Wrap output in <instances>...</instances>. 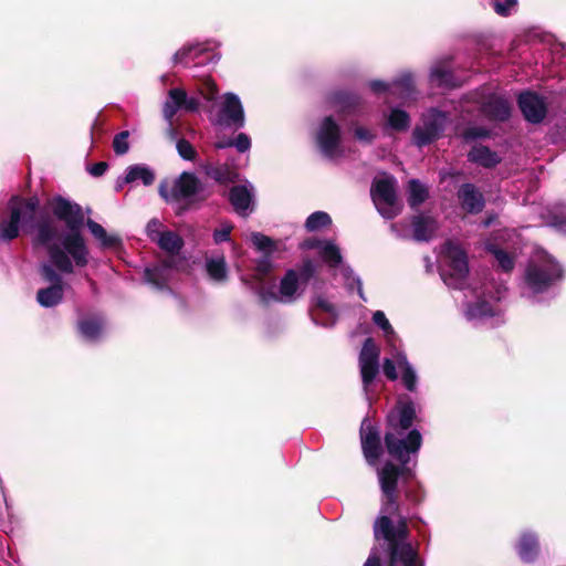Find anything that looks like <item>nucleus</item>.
Masks as SVG:
<instances>
[{"instance_id": "1", "label": "nucleus", "mask_w": 566, "mask_h": 566, "mask_svg": "<svg viewBox=\"0 0 566 566\" xmlns=\"http://www.w3.org/2000/svg\"><path fill=\"white\" fill-rule=\"evenodd\" d=\"M416 418L415 405L410 399L403 402L400 401L396 410L390 411L386 417V423L390 430L385 433V447L388 454L398 464L387 461L379 470L378 478L381 492H398L399 479L412 476V470L408 464L411 455L417 454L422 444L420 431L411 429Z\"/></svg>"}, {"instance_id": "2", "label": "nucleus", "mask_w": 566, "mask_h": 566, "mask_svg": "<svg viewBox=\"0 0 566 566\" xmlns=\"http://www.w3.org/2000/svg\"><path fill=\"white\" fill-rule=\"evenodd\" d=\"M374 538L386 542L388 566H423L417 548L409 542L408 520L400 516L395 525L389 515L382 514L373 525Z\"/></svg>"}, {"instance_id": "3", "label": "nucleus", "mask_w": 566, "mask_h": 566, "mask_svg": "<svg viewBox=\"0 0 566 566\" xmlns=\"http://www.w3.org/2000/svg\"><path fill=\"white\" fill-rule=\"evenodd\" d=\"M51 206L54 217L63 221L69 229V233L61 240L63 248L70 253L76 266H86L88 264L90 251L81 233L84 224L82 207L62 196L54 197Z\"/></svg>"}, {"instance_id": "4", "label": "nucleus", "mask_w": 566, "mask_h": 566, "mask_svg": "<svg viewBox=\"0 0 566 566\" xmlns=\"http://www.w3.org/2000/svg\"><path fill=\"white\" fill-rule=\"evenodd\" d=\"M564 277L562 265L552 256L530 261L524 272L526 286L535 294L544 293Z\"/></svg>"}, {"instance_id": "5", "label": "nucleus", "mask_w": 566, "mask_h": 566, "mask_svg": "<svg viewBox=\"0 0 566 566\" xmlns=\"http://www.w3.org/2000/svg\"><path fill=\"white\" fill-rule=\"evenodd\" d=\"M57 237V229L50 221L44 220L36 226L34 243L46 248L50 261L55 269L62 273L72 274L74 272L72 256L63 245L52 242Z\"/></svg>"}, {"instance_id": "6", "label": "nucleus", "mask_w": 566, "mask_h": 566, "mask_svg": "<svg viewBox=\"0 0 566 566\" xmlns=\"http://www.w3.org/2000/svg\"><path fill=\"white\" fill-rule=\"evenodd\" d=\"M370 198L378 212L386 219H394L401 211L398 205L397 180L394 176L375 178L370 187Z\"/></svg>"}, {"instance_id": "7", "label": "nucleus", "mask_w": 566, "mask_h": 566, "mask_svg": "<svg viewBox=\"0 0 566 566\" xmlns=\"http://www.w3.org/2000/svg\"><path fill=\"white\" fill-rule=\"evenodd\" d=\"M444 255L448 260V272H442L444 283L454 289H461L469 274L467 252L457 243L447 241Z\"/></svg>"}, {"instance_id": "8", "label": "nucleus", "mask_w": 566, "mask_h": 566, "mask_svg": "<svg viewBox=\"0 0 566 566\" xmlns=\"http://www.w3.org/2000/svg\"><path fill=\"white\" fill-rule=\"evenodd\" d=\"M380 348L373 337H367L358 356L364 390L367 391L379 374Z\"/></svg>"}, {"instance_id": "9", "label": "nucleus", "mask_w": 566, "mask_h": 566, "mask_svg": "<svg viewBox=\"0 0 566 566\" xmlns=\"http://www.w3.org/2000/svg\"><path fill=\"white\" fill-rule=\"evenodd\" d=\"M446 115L439 109H431L423 120L422 126H416L412 130L413 144L423 147L439 139L444 130Z\"/></svg>"}, {"instance_id": "10", "label": "nucleus", "mask_w": 566, "mask_h": 566, "mask_svg": "<svg viewBox=\"0 0 566 566\" xmlns=\"http://www.w3.org/2000/svg\"><path fill=\"white\" fill-rule=\"evenodd\" d=\"M316 142L321 153L327 158L339 154L342 144L340 127L333 116H326L316 134Z\"/></svg>"}, {"instance_id": "11", "label": "nucleus", "mask_w": 566, "mask_h": 566, "mask_svg": "<svg viewBox=\"0 0 566 566\" xmlns=\"http://www.w3.org/2000/svg\"><path fill=\"white\" fill-rule=\"evenodd\" d=\"M201 189L202 185L199 178L192 172L184 171L175 180L170 196L168 193L167 185L164 182L159 185L158 192L166 201H168L169 198L174 201H180L181 199H188L197 195Z\"/></svg>"}, {"instance_id": "12", "label": "nucleus", "mask_w": 566, "mask_h": 566, "mask_svg": "<svg viewBox=\"0 0 566 566\" xmlns=\"http://www.w3.org/2000/svg\"><path fill=\"white\" fill-rule=\"evenodd\" d=\"M244 109L240 98L234 93H226L216 124L240 129L244 126Z\"/></svg>"}, {"instance_id": "13", "label": "nucleus", "mask_w": 566, "mask_h": 566, "mask_svg": "<svg viewBox=\"0 0 566 566\" xmlns=\"http://www.w3.org/2000/svg\"><path fill=\"white\" fill-rule=\"evenodd\" d=\"M360 443L366 461L375 464L382 454L379 430L367 418L360 424Z\"/></svg>"}, {"instance_id": "14", "label": "nucleus", "mask_w": 566, "mask_h": 566, "mask_svg": "<svg viewBox=\"0 0 566 566\" xmlns=\"http://www.w3.org/2000/svg\"><path fill=\"white\" fill-rule=\"evenodd\" d=\"M518 107L524 118L532 124H539L547 114V106L542 96L532 91H525L518 95Z\"/></svg>"}, {"instance_id": "15", "label": "nucleus", "mask_w": 566, "mask_h": 566, "mask_svg": "<svg viewBox=\"0 0 566 566\" xmlns=\"http://www.w3.org/2000/svg\"><path fill=\"white\" fill-rule=\"evenodd\" d=\"M457 198L461 208L470 214H478L482 212L485 207L483 193L471 182H464L459 187Z\"/></svg>"}, {"instance_id": "16", "label": "nucleus", "mask_w": 566, "mask_h": 566, "mask_svg": "<svg viewBox=\"0 0 566 566\" xmlns=\"http://www.w3.org/2000/svg\"><path fill=\"white\" fill-rule=\"evenodd\" d=\"M482 113L493 122H506L511 117V104L502 96L493 95L481 106Z\"/></svg>"}, {"instance_id": "17", "label": "nucleus", "mask_w": 566, "mask_h": 566, "mask_svg": "<svg viewBox=\"0 0 566 566\" xmlns=\"http://www.w3.org/2000/svg\"><path fill=\"white\" fill-rule=\"evenodd\" d=\"M412 237L418 242H428L437 232V220L428 214L419 213L411 218Z\"/></svg>"}, {"instance_id": "18", "label": "nucleus", "mask_w": 566, "mask_h": 566, "mask_svg": "<svg viewBox=\"0 0 566 566\" xmlns=\"http://www.w3.org/2000/svg\"><path fill=\"white\" fill-rule=\"evenodd\" d=\"M105 324V318L102 315H90L78 319L76 327L83 338L88 342H97L103 334Z\"/></svg>"}, {"instance_id": "19", "label": "nucleus", "mask_w": 566, "mask_h": 566, "mask_svg": "<svg viewBox=\"0 0 566 566\" xmlns=\"http://www.w3.org/2000/svg\"><path fill=\"white\" fill-rule=\"evenodd\" d=\"M469 161L476 164L483 168H494L501 163V157L496 151L484 145H475L468 154Z\"/></svg>"}, {"instance_id": "20", "label": "nucleus", "mask_w": 566, "mask_h": 566, "mask_svg": "<svg viewBox=\"0 0 566 566\" xmlns=\"http://www.w3.org/2000/svg\"><path fill=\"white\" fill-rule=\"evenodd\" d=\"M516 551L524 563L535 562L539 554V543L536 535L528 532L523 533L516 544Z\"/></svg>"}, {"instance_id": "21", "label": "nucleus", "mask_w": 566, "mask_h": 566, "mask_svg": "<svg viewBox=\"0 0 566 566\" xmlns=\"http://www.w3.org/2000/svg\"><path fill=\"white\" fill-rule=\"evenodd\" d=\"M301 283L296 270L289 269L282 276L279 284L280 298L282 303H292L296 300Z\"/></svg>"}, {"instance_id": "22", "label": "nucleus", "mask_w": 566, "mask_h": 566, "mask_svg": "<svg viewBox=\"0 0 566 566\" xmlns=\"http://www.w3.org/2000/svg\"><path fill=\"white\" fill-rule=\"evenodd\" d=\"M430 81L438 87L455 88L460 86L453 72L443 63H439L431 69Z\"/></svg>"}, {"instance_id": "23", "label": "nucleus", "mask_w": 566, "mask_h": 566, "mask_svg": "<svg viewBox=\"0 0 566 566\" xmlns=\"http://www.w3.org/2000/svg\"><path fill=\"white\" fill-rule=\"evenodd\" d=\"M10 218L1 223V239L12 241L19 237V224L22 218V208L10 203Z\"/></svg>"}, {"instance_id": "24", "label": "nucleus", "mask_w": 566, "mask_h": 566, "mask_svg": "<svg viewBox=\"0 0 566 566\" xmlns=\"http://www.w3.org/2000/svg\"><path fill=\"white\" fill-rule=\"evenodd\" d=\"M187 92L184 88L175 87L169 90L168 98L164 104V117L171 122L179 109H182L186 102Z\"/></svg>"}, {"instance_id": "25", "label": "nucleus", "mask_w": 566, "mask_h": 566, "mask_svg": "<svg viewBox=\"0 0 566 566\" xmlns=\"http://www.w3.org/2000/svg\"><path fill=\"white\" fill-rule=\"evenodd\" d=\"M144 279L156 289L166 290L168 289L171 273L163 264L158 263L155 266L145 269Z\"/></svg>"}, {"instance_id": "26", "label": "nucleus", "mask_w": 566, "mask_h": 566, "mask_svg": "<svg viewBox=\"0 0 566 566\" xmlns=\"http://www.w3.org/2000/svg\"><path fill=\"white\" fill-rule=\"evenodd\" d=\"M206 174L220 185H228L237 181L238 174L227 164L209 165L206 167Z\"/></svg>"}, {"instance_id": "27", "label": "nucleus", "mask_w": 566, "mask_h": 566, "mask_svg": "<svg viewBox=\"0 0 566 566\" xmlns=\"http://www.w3.org/2000/svg\"><path fill=\"white\" fill-rule=\"evenodd\" d=\"M140 180L144 186H151L155 181V172L146 165H132L124 177L125 184Z\"/></svg>"}, {"instance_id": "28", "label": "nucleus", "mask_w": 566, "mask_h": 566, "mask_svg": "<svg viewBox=\"0 0 566 566\" xmlns=\"http://www.w3.org/2000/svg\"><path fill=\"white\" fill-rule=\"evenodd\" d=\"M63 295L62 285H50L36 292V301L43 307H53L62 302Z\"/></svg>"}, {"instance_id": "29", "label": "nucleus", "mask_w": 566, "mask_h": 566, "mask_svg": "<svg viewBox=\"0 0 566 566\" xmlns=\"http://www.w3.org/2000/svg\"><path fill=\"white\" fill-rule=\"evenodd\" d=\"M206 51L207 49L202 48L200 44L184 45L174 54L172 64L174 66L178 64L189 66L191 62H195Z\"/></svg>"}, {"instance_id": "30", "label": "nucleus", "mask_w": 566, "mask_h": 566, "mask_svg": "<svg viewBox=\"0 0 566 566\" xmlns=\"http://www.w3.org/2000/svg\"><path fill=\"white\" fill-rule=\"evenodd\" d=\"M415 93L416 86L411 73H403L391 83V95H398L401 98H410Z\"/></svg>"}, {"instance_id": "31", "label": "nucleus", "mask_w": 566, "mask_h": 566, "mask_svg": "<svg viewBox=\"0 0 566 566\" xmlns=\"http://www.w3.org/2000/svg\"><path fill=\"white\" fill-rule=\"evenodd\" d=\"M229 201L238 213L249 209L252 196L244 186H233L229 191Z\"/></svg>"}, {"instance_id": "32", "label": "nucleus", "mask_w": 566, "mask_h": 566, "mask_svg": "<svg viewBox=\"0 0 566 566\" xmlns=\"http://www.w3.org/2000/svg\"><path fill=\"white\" fill-rule=\"evenodd\" d=\"M428 198L429 190L419 179L408 181V205L411 209H417Z\"/></svg>"}, {"instance_id": "33", "label": "nucleus", "mask_w": 566, "mask_h": 566, "mask_svg": "<svg viewBox=\"0 0 566 566\" xmlns=\"http://www.w3.org/2000/svg\"><path fill=\"white\" fill-rule=\"evenodd\" d=\"M156 241L159 248L167 253H180L185 244L182 238L170 230L163 231Z\"/></svg>"}, {"instance_id": "34", "label": "nucleus", "mask_w": 566, "mask_h": 566, "mask_svg": "<svg viewBox=\"0 0 566 566\" xmlns=\"http://www.w3.org/2000/svg\"><path fill=\"white\" fill-rule=\"evenodd\" d=\"M206 270L213 281L224 282L228 279V268L223 256L219 259H208Z\"/></svg>"}, {"instance_id": "35", "label": "nucleus", "mask_w": 566, "mask_h": 566, "mask_svg": "<svg viewBox=\"0 0 566 566\" xmlns=\"http://www.w3.org/2000/svg\"><path fill=\"white\" fill-rule=\"evenodd\" d=\"M410 122L409 114L400 108H392L387 119L388 126L395 132H406Z\"/></svg>"}, {"instance_id": "36", "label": "nucleus", "mask_w": 566, "mask_h": 566, "mask_svg": "<svg viewBox=\"0 0 566 566\" xmlns=\"http://www.w3.org/2000/svg\"><path fill=\"white\" fill-rule=\"evenodd\" d=\"M319 255L329 268H338L343 262L339 248L332 242L324 243L319 251Z\"/></svg>"}, {"instance_id": "37", "label": "nucleus", "mask_w": 566, "mask_h": 566, "mask_svg": "<svg viewBox=\"0 0 566 566\" xmlns=\"http://www.w3.org/2000/svg\"><path fill=\"white\" fill-rule=\"evenodd\" d=\"M332 223V218L327 212L315 211L310 214L305 221V228L308 232L326 228Z\"/></svg>"}, {"instance_id": "38", "label": "nucleus", "mask_w": 566, "mask_h": 566, "mask_svg": "<svg viewBox=\"0 0 566 566\" xmlns=\"http://www.w3.org/2000/svg\"><path fill=\"white\" fill-rule=\"evenodd\" d=\"M251 241L259 251L264 252V255H271L276 248L275 241L261 232H253Z\"/></svg>"}, {"instance_id": "39", "label": "nucleus", "mask_w": 566, "mask_h": 566, "mask_svg": "<svg viewBox=\"0 0 566 566\" xmlns=\"http://www.w3.org/2000/svg\"><path fill=\"white\" fill-rule=\"evenodd\" d=\"M399 366L402 368V382L409 391H415L417 386V376L412 366L408 363L406 356L399 360Z\"/></svg>"}, {"instance_id": "40", "label": "nucleus", "mask_w": 566, "mask_h": 566, "mask_svg": "<svg viewBox=\"0 0 566 566\" xmlns=\"http://www.w3.org/2000/svg\"><path fill=\"white\" fill-rule=\"evenodd\" d=\"M489 251L494 255L504 272H511L514 269L515 261L509 252L497 247H491Z\"/></svg>"}, {"instance_id": "41", "label": "nucleus", "mask_w": 566, "mask_h": 566, "mask_svg": "<svg viewBox=\"0 0 566 566\" xmlns=\"http://www.w3.org/2000/svg\"><path fill=\"white\" fill-rule=\"evenodd\" d=\"M317 266L313 260L306 258L303 260L301 266L296 271L298 274V282L306 285L316 274Z\"/></svg>"}, {"instance_id": "42", "label": "nucleus", "mask_w": 566, "mask_h": 566, "mask_svg": "<svg viewBox=\"0 0 566 566\" xmlns=\"http://www.w3.org/2000/svg\"><path fill=\"white\" fill-rule=\"evenodd\" d=\"M170 273L172 271H184L186 268V259L180 253H168L166 258L159 261Z\"/></svg>"}, {"instance_id": "43", "label": "nucleus", "mask_w": 566, "mask_h": 566, "mask_svg": "<svg viewBox=\"0 0 566 566\" xmlns=\"http://www.w3.org/2000/svg\"><path fill=\"white\" fill-rule=\"evenodd\" d=\"M384 503L381 511L389 515H399L398 492H382Z\"/></svg>"}, {"instance_id": "44", "label": "nucleus", "mask_w": 566, "mask_h": 566, "mask_svg": "<svg viewBox=\"0 0 566 566\" xmlns=\"http://www.w3.org/2000/svg\"><path fill=\"white\" fill-rule=\"evenodd\" d=\"M333 99L335 103L342 105L346 108H354L359 105L360 98L358 95L346 92L338 91L333 94Z\"/></svg>"}, {"instance_id": "45", "label": "nucleus", "mask_w": 566, "mask_h": 566, "mask_svg": "<svg viewBox=\"0 0 566 566\" xmlns=\"http://www.w3.org/2000/svg\"><path fill=\"white\" fill-rule=\"evenodd\" d=\"M54 265L50 261V264L43 263L40 266V275L45 281L51 283V285H62L63 286V277L54 270Z\"/></svg>"}, {"instance_id": "46", "label": "nucleus", "mask_w": 566, "mask_h": 566, "mask_svg": "<svg viewBox=\"0 0 566 566\" xmlns=\"http://www.w3.org/2000/svg\"><path fill=\"white\" fill-rule=\"evenodd\" d=\"M491 135H492L491 130L485 127H482V126L467 127L461 134L462 138L465 142L490 138Z\"/></svg>"}, {"instance_id": "47", "label": "nucleus", "mask_w": 566, "mask_h": 566, "mask_svg": "<svg viewBox=\"0 0 566 566\" xmlns=\"http://www.w3.org/2000/svg\"><path fill=\"white\" fill-rule=\"evenodd\" d=\"M176 148L179 156L185 160L193 161L198 156V153L195 149V147L190 144V142H188L185 138H180L177 140Z\"/></svg>"}, {"instance_id": "48", "label": "nucleus", "mask_w": 566, "mask_h": 566, "mask_svg": "<svg viewBox=\"0 0 566 566\" xmlns=\"http://www.w3.org/2000/svg\"><path fill=\"white\" fill-rule=\"evenodd\" d=\"M128 137H129L128 130H123L114 136L113 149L116 155L123 156L128 153V150H129Z\"/></svg>"}, {"instance_id": "49", "label": "nucleus", "mask_w": 566, "mask_h": 566, "mask_svg": "<svg viewBox=\"0 0 566 566\" xmlns=\"http://www.w3.org/2000/svg\"><path fill=\"white\" fill-rule=\"evenodd\" d=\"M517 6V0H491V7L501 17H509Z\"/></svg>"}, {"instance_id": "50", "label": "nucleus", "mask_w": 566, "mask_h": 566, "mask_svg": "<svg viewBox=\"0 0 566 566\" xmlns=\"http://www.w3.org/2000/svg\"><path fill=\"white\" fill-rule=\"evenodd\" d=\"M270 256L271 255H264L263 258L259 259L256 262H255V275L254 277L258 280V281H263L264 277L266 275L270 274V272L272 271V262L270 260Z\"/></svg>"}, {"instance_id": "51", "label": "nucleus", "mask_w": 566, "mask_h": 566, "mask_svg": "<svg viewBox=\"0 0 566 566\" xmlns=\"http://www.w3.org/2000/svg\"><path fill=\"white\" fill-rule=\"evenodd\" d=\"M10 203L21 207L22 210L25 209L27 211H29L31 214V219L33 218V214L36 212V210L40 206V201H39L38 197H30L27 199H20L18 197H13L11 199Z\"/></svg>"}, {"instance_id": "52", "label": "nucleus", "mask_w": 566, "mask_h": 566, "mask_svg": "<svg viewBox=\"0 0 566 566\" xmlns=\"http://www.w3.org/2000/svg\"><path fill=\"white\" fill-rule=\"evenodd\" d=\"M218 92V86L211 78L205 80L199 86V93L207 101H213L217 97Z\"/></svg>"}, {"instance_id": "53", "label": "nucleus", "mask_w": 566, "mask_h": 566, "mask_svg": "<svg viewBox=\"0 0 566 566\" xmlns=\"http://www.w3.org/2000/svg\"><path fill=\"white\" fill-rule=\"evenodd\" d=\"M373 322L385 332L386 336L392 335L395 333L391 324L382 311H376L373 314Z\"/></svg>"}, {"instance_id": "54", "label": "nucleus", "mask_w": 566, "mask_h": 566, "mask_svg": "<svg viewBox=\"0 0 566 566\" xmlns=\"http://www.w3.org/2000/svg\"><path fill=\"white\" fill-rule=\"evenodd\" d=\"M552 224L560 231L566 232V206L556 208L552 212Z\"/></svg>"}, {"instance_id": "55", "label": "nucleus", "mask_w": 566, "mask_h": 566, "mask_svg": "<svg viewBox=\"0 0 566 566\" xmlns=\"http://www.w3.org/2000/svg\"><path fill=\"white\" fill-rule=\"evenodd\" d=\"M315 307L326 314H328L332 318L331 325L334 324L337 313L335 310V306L329 303L327 300H325L323 296H317L315 300Z\"/></svg>"}, {"instance_id": "56", "label": "nucleus", "mask_w": 566, "mask_h": 566, "mask_svg": "<svg viewBox=\"0 0 566 566\" xmlns=\"http://www.w3.org/2000/svg\"><path fill=\"white\" fill-rule=\"evenodd\" d=\"M354 136L356 139L364 142L366 144H371L376 138V135L371 130L363 126H357L354 129Z\"/></svg>"}, {"instance_id": "57", "label": "nucleus", "mask_w": 566, "mask_h": 566, "mask_svg": "<svg viewBox=\"0 0 566 566\" xmlns=\"http://www.w3.org/2000/svg\"><path fill=\"white\" fill-rule=\"evenodd\" d=\"M232 143L239 153H244L251 147V140L244 133H240L235 139H232Z\"/></svg>"}, {"instance_id": "58", "label": "nucleus", "mask_w": 566, "mask_h": 566, "mask_svg": "<svg viewBox=\"0 0 566 566\" xmlns=\"http://www.w3.org/2000/svg\"><path fill=\"white\" fill-rule=\"evenodd\" d=\"M382 371H384L385 376L391 381H394L398 378L396 365H395L394 360H391L390 358L384 359Z\"/></svg>"}, {"instance_id": "59", "label": "nucleus", "mask_w": 566, "mask_h": 566, "mask_svg": "<svg viewBox=\"0 0 566 566\" xmlns=\"http://www.w3.org/2000/svg\"><path fill=\"white\" fill-rule=\"evenodd\" d=\"M161 227V222L154 218L151 220L148 221L147 226H146V231H147V234L148 237L155 241L159 238V234L161 233L159 231V228Z\"/></svg>"}, {"instance_id": "60", "label": "nucleus", "mask_w": 566, "mask_h": 566, "mask_svg": "<svg viewBox=\"0 0 566 566\" xmlns=\"http://www.w3.org/2000/svg\"><path fill=\"white\" fill-rule=\"evenodd\" d=\"M91 233L98 240L101 241L102 239H104L106 237V230L97 222H95L94 220L92 219H88L87 222H86Z\"/></svg>"}, {"instance_id": "61", "label": "nucleus", "mask_w": 566, "mask_h": 566, "mask_svg": "<svg viewBox=\"0 0 566 566\" xmlns=\"http://www.w3.org/2000/svg\"><path fill=\"white\" fill-rule=\"evenodd\" d=\"M99 242L105 249H115L122 245V239L118 235L108 234L107 232L106 237Z\"/></svg>"}, {"instance_id": "62", "label": "nucleus", "mask_w": 566, "mask_h": 566, "mask_svg": "<svg viewBox=\"0 0 566 566\" xmlns=\"http://www.w3.org/2000/svg\"><path fill=\"white\" fill-rule=\"evenodd\" d=\"M232 227L227 226L221 229H216L213 232V240L216 243H221L230 240Z\"/></svg>"}, {"instance_id": "63", "label": "nucleus", "mask_w": 566, "mask_h": 566, "mask_svg": "<svg viewBox=\"0 0 566 566\" xmlns=\"http://www.w3.org/2000/svg\"><path fill=\"white\" fill-rule=\"evenodd\" d=\"M259 296L261 302L265 305H268L270 302H281L280 292L275 293L273 291H265L264 289H260Z\"/></svg>"}, {"instance_id": "64", "label": "nucleus", "mask_w": 566, "mask_h": 566, "mask_svg": "<svg viewBox=\"0 0 566 566\" xmlns=\"http://www.w3.org/2000/svg\"><path fill=\"white\" fill-rule=\"evenodd\" d=\"M369 87L375 94H381L390 92L391 85L380 80H374L369 83Z\"/></svg>"}]
</instances>
